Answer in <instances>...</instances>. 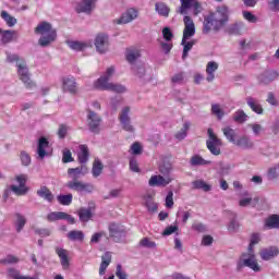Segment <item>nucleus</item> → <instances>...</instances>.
Segmentation results:
<instances>
[{"label": "nucleus", "mask_w": 279, "mask_h": 279, "mask_svg": "<svg viewBox=\"0 0 279 279\" xmlns=\"http://www.w3.org/2000/svg\"><path fill=\"white\" fill-rule=\"evenodd\" d=\"M230 22V8L226 4L216 7L215 11H210L204 16L203 34L211 32H221Z\"/></svg>", "instance_id": "f257e3e1"}, {"label": "nucleus", "mask_w": 279, "mask_h": 279, "mask_svg": "<svg viewBox=\"0 0 279 279\" xmlns=\"http://www.w3.org/2000/svg\"><path fill=\"white\" fill-rule=\"evenodd\" d=\"M88 173L86 166L68 169V178L70 179L65 184L69 191H76V193H93L95 185L93 183L84 182L80 178H84Z\"/></svg>", "instance_id": "f03ea898"}, {"label": "nucleus", "mask_w": 279, "mask_h": 279, "mask_svg": "<svg viewBox=\"0 0 279 279\" xmlns=\"http://www.w3.org/2000/svg\"><path fill=\"white\" fill-rule=\"evenodd\" d=\"M35 34L40 36L38 39L39 47H49V45L56 43V39L58 38V32L49 22L39 23L35 27Z\"/></svg>", "instance_id": "7ed1b4c3"}, {"label": "nucleus", "mask_w": 279, "mask_h": 279, "mask_svg": "<svg viewBox=\"0 0 279 279\" xmlns=\"http://www.w3.org/2000/svg\"><path fill=\"white\" fill-rule=\"evenodd\" d=\"M254 245L255 244H252L250 242L248 252L242 253L241 257L239 258L235 268L239 274L243 271V267H248V269H252V271H255V274L262 271L263 268H260V264H258V260L256 259V254L254 253Z\"/></svg>", "instance_id": "20e7f679"}, {"label": "nucleus", "mask_w": 279, "mask_h": 279, "mask_svg": "<svg viewBox=\"0 0 279 279\" xmlns=\"http://www.w3.org/2000/svg\"><path fill=\"white\" fill-rule=\"evenodd\" d=\"M114 75V68H108L105 75L100 76L94 86L97 90H110L111 93H125L128 89L121 84L109 83L110 77Z\"/></svg>", "instance_id": "39448f33"}, {"label": "nucleus", "mask_w": 279, "mask_h": 279, "mask_svg": "<svg viewBox=\"0 0 279 279\" xmlns=\"http://www.w3.org/2000/svg\"><path fill=\"white\" fill-rule=\"evenodd\" d=\"M17 75L23 82L25 88H28L32 90V88H36V83L32 81V76L29 74V68H27V62L26 61H19L17 63Z\"/></svg>", "instance_id": "423d86ee"}, {"label": "nucleus", "mask_w": 279, "mask_h": 279, "mask_svg": "<svg viewBox=\"0 0 279 279\" xmlns=\"http://www.w3.org/2000/svg\"><path fill=\"white\" fill-rule=\"evenodd\" d=\"M208 140L206 141L207 149L213 154V156L221 155V147L223 146V142L213 131V129L207 130Z\"/></svg>", "instance_id": "0eeeda50"}, {"label": "nucleus", "mask_w": 279, "mask_h": 279, "mask_svg": "<svg viewBox=\"0 0 279 279\" xmlns=\"http://www.w3.org/2000/svg\"><path fill=\"white\" fill-rule=\"evenodd\" d=\"M101 121L102 119L97 112L90 109L87 110V125L92 134H99L101 132Z\"/></svg>", "instance_id": "6e6552de"}, {"label": "nucleus", "mask_w": 279, "mask_h": 279, "mask_svg": "<svg viewBox=\"0 0 279 279\" xmlns=\"http://www.w3.org/2000/svg\"><path fill=\"white\" fill-rule=\"evenodd\" d=\"M130 111H131L130 107L122 108L119 114V121L124 132H129V134H134L136 129H134V125L132 124V118H130Z\"/></svg>", "instance_id": "1a4fd4ad"}, {"label": "nucleus", "mask_w": 279, "mask_h": 279, "mask_svg": "<svg viewBox=\"0 0 279 279\" xmlns=\"http://www.w3.org/2000/svg\"><path fill=\"white\" fill-rule=\"evenodd\" d=\"M181 7L179 9L180 14H186L187 10H191L193 8V14L194 16H197L202 14L204 8L202 7V3L197 0H180Z\"/></svg>", "instance_id": "9d476101"}, {"label": "nucleus", "mask_w": 279, "mask_h": 279, "mask_svg": "<svg viewBox=\"0 0 279 279\" xmlns=\"http://www.w3.org/2000/svg\"><path fill=\"white\" fill-rule=\"evenodd\" d=\"M94 45L98 53H106L110 47V36L106 33H99L95 37Z\"/></svg>", "instance_id": "9b49d317"}, {"label": "nucleus", "mask_w": 279, "mask_h": 279, "mask_svg": "<svg viewBox=\"0 0 279 279\" xmlns=\"http://www.w3.org/2000/svg\"><path fill=\"white\" fill-rule=\"evenodd\" d=\"M138 9L129 8L122 13V15L118 20H114V23L117 25H128V23L136 21V19H138Z\"/></svg>", "instance_id": "f8f14e48"}, {"label": "nucleus", "mask_w": 279, "mask_h": 279, "mask_svg": "<svg viewBox=\"0 0 279 279\" xmlns=\"http://www.w3.org/2000/svg\"><path fill=\"white\" fill-rule=\"evenodd\" d=\"M97 8V0H81L75 5L77 14H93V10Z\"/></svg>", "instance_id": "ddd939ff"}, {"label": "nucleus", "mask_w": 279, "mask_h": 279, "mask_svg": "<svg viewBox=\"0 0 279 279\" xmlns=\"http://www.w3.org/2000/svg\"><path fill=\"white\" fill-rule=\"evenodd\" d=\"M278 77H279L278 71L267 70L257 76V82L262 86H269V84H271V82H276Z\"/></svg>", "instance_id": "4468645a"}, {"label": "nucleus", "mask_w": 279, "mask_h": 279, "mask_svg": "<svg viewBox=\"0 0 279 279\" xmlns=\"http://www.w3.org/2000/svg\"><path fill=\"white\" fill-rule=\"evenodd\" d=\"M184 23V29H183V43L185 40H190V38H193L195 36V22H193V19L189 15H185L183 17Z\"/></svg>", "instance_id": "2eb2a0df"}, {"label": "nucleus", "mask_w": 279, "mask_h": 279, "mask_svg": "<svg viewBox=\"0 0 279 279\" xmlns=\"http://www.w3.org/2000/svg\"><path fill=\"white\" fill-rule=\"evenodd\" d=\"M93 213H95V203L89 202L88 207H81L77 211L78 219L83 223H86L93 219Z\"/></svg>", "instance_id": "dca6fc26"}, {"label": "nucleus", "mask_w": 279, "mask_h": 279, "mask_svg": "<svg viewBox=\"0 0 279 279\" xmlns=\"http://www.w3.org/2000/svg\"><path fill=\"white\" fill-rule=\"evenodd\" d=\"M109 234L110 238L113 239L116 243L121 242V239L125 236V228L118 223H111L109 225Z\"/></svg>", "instance_id": "f3484780"}, {"label": "nucleus", "mask_w": 279, "mask_h": 279, "mask_svg": "<svg viewBox=\"0 0 279 279\" xmlns=\"http://www.w3.org/2000/svg\"><path fill=\"white\" fill-rule=\"evenodd\" d=\"M63 93H70V95H77V82L73 76H65L62 80Z\"/></svg>", "instance_id": "a211bd4d"}, {"label": "nucleus", "mask_w": 279, "mask_h": 279, "mask_svg": "<svg viewBox=\"0 0 279 279\" xmlns=\"http://www.w3.org/2000/svg\"><path fill=\"white\" fill-rule=\"evenodd\" d=\"M278 255H279L278 246H268L259 251L260 259L265 262L274 260V258H277Z\"/></svg>", "instance_id": "6ab92c4d"}, {"label": "nucleus", "mask_w": 279, "mask_h": 279, "mask_svg": "<svg viewBox=\"0 0 279 279\" xmlns=\"http://www.w3.org/2000/svg\"><path fill=\"white\" fill-rule=\"evenodd\" d=\"M173 182V179L171 177H162V175H151L148 185L149 186H167Z\"/></svg>", "instance_id": "aec40b11"}, {"label": "nucleus", "mask_w": 279, "mask_h": 279, "mask_svg": "<svg viewBox=\"0 0 279 279\" xmlns=\"http://www.w3.org/2000/svg\"><path fill=\"white\" fill-rule=\"evenodd\" d=\"M132 71L141 80H145L146 82H149V80H151V74H149L150 70L145 69V65H143V64L133 65Z\"/></svg>", "instance_id": "412c9836"}, {"label": "nucleus", "mask_w": 279, "mask_h": 279, "mask_svg": "<svg viewBox=\"0 0 279 279\" xmlns=\"http://www.w3.org/2000/svg\"><path fill=\"white\" fill-rule=\"evenodd\" d=\"M47 147H49V140L40 137L37 144V155L39 160H45V156H47Z\"/></svg>", "instance_id": "4be33fe9"}, {"label": "nucleus", "mask_w": 279, "mask_h": 279, "mask_svg": "<svg viewBox=\"0 0 279 279\" xmlns=\"http://www.w3.org/2000/svg\"><path fill=\"white\" fill-rule=\"evenodd\" d=\"M236 147H240V149H252L254 147V142L250 136L243 135L235 140Z\"/></svg>", "instance_id": "5701e85b"}, {"label": "nucleus", "mask_w": 279, "mask_h": 279, "mask_svg": "<svg viewBox=\"0 0 279 279\" xmlns=\"http://www.w3.org/2000/svg\"><path fill=\"white\" fill-rule=\"evenodd\" d=\"M246 104L253 112H255L256 114H263L264 112L263 105H260V102H258L256 98L248 96L246 98Z\"/></svg>", "instance_id": "b1692460"}, {"label": "nucleus", "mask_w": 279, "mask_h": 279, "mask_svg": "<svg viewBox=\"0 0 279 279\" xmlns=\"http://www.w3.org/2000/svg\"><path fill=\"white\" fill-rule=\"evenodd\" d=\"M80 151L77 153L78 162L86 167V163L88 162V158H90V153L88 151V146L81 145L78 147Z\"/></svg>", "instance_id": "393cba45"}, {"label": "nucleus", "mask_w": 279, "mask_h": 279, "mask_svg": "<svg viewBox=\"0 0 279 279\" xmlns=\"http://www.w3.org/2000/svg\"><path fill=\"white\" fill-rule=\"evenodd\" d=\"M155 12H157L159 16H163V19H169L171 8L165 2H157L155 3Z\"/></svg>", "instance_id": "a878e982"}, {"label": "nucleus", "mask_w": 279, "mask_h": 279, "mask_svg": "<svg viewBox=\"0 0 279 279\" xmlns=\"http://www.w3.org/2000/svg\"><path fill=\"white\" fill-rule=\"evenodd\" d=\"M112 263V254L110 252H106L101 256V264L99 268L100 276H104L106 274V269H108V266Z\"/></svg>", "instance_id": "bb28decb"}, {"label": "nucleus", "mask_w": 279, "mask_h": 279, "mask_svg": "<svg viewBox=\"0 0 279 279\" xmlns=\"http://www.w3.org/2000/svg\"><path fill=\"white\" fill-rule=\"evenodd\" d=\"M191 167H206L213 165V161L204 159L199 155H193L190 159Z\"/></svg>", "instance_id": "cd10ccee"}, {"label": "nucleus", "mask_w": 279, "mask_h": 279, "mask_svg": "<svg viewBox=\"0 0 279 279\" xmlns=\"http://www.w3.org/2000/svg\"><path fill=\"white\" fill-rule=\"evenodd\" d=\"M144 206H146L148 213H158V204L154 203V197L151 194H146L143 197Z\"/></svg>", "instance_id": "c85d7f7f"}, {"label": "nucleus", "mask_w": 279, "mask_h": 279, "mask_svg": "<svg viewBox=\"0 0 279 279\" xmlns=\"http://www.w3.org/2000/svg\"><path fill=\"white\" fill-rule=\"evenodd\" d=\"M56 254L59 256L63 269H69V252L64 248L57 247Z\"/></svg>", "instance_id": "c756f323"}, {"label": "nucleus", "mask_w": 279, "mask_h": 279, "mask_svg": "<svg viewBox=\"0 0 279 279\" xmlns=\"http://www.w3.org/2000/svg\"><path fill=\"white\" fill-rule=\"evenodd\" d=\"M219 69V63L215 61H209L206 66V73H207V82H213L215 80V72Z\"/></svg>", "instance_id": "7c9ffc66"}, {"label": "nucleus", "mask_w": 279, "mask_h": 279, "mask_svg": "<svg viewBox=\"0 0 279 279\" xmlns=\"http://www.w3.org/2000/svg\"><path fill=\"white\" fill-rule=\"evenodd\" d=\"M265 228L268 230H279V216L272 215L265 220Z\"/></svg>", "instance_id": "2f4dec72"}, {"label": "nucleus", "mask_w": 279, "mask_h": 279, "mask_svg": "<svg viewBox=\"0 0 279 279\" xmlns=\"http://www.w3.org/2000/svg\"><path fill=\"white\" fill-rule=\"evenodd\" d=\"M38 197H41L43 199H46V202H53V193H51V190L47 186H41L39 190H37Z\"/></svg>", "instance_id": "473e14b6"}, {"label": "nucleus", "mask_w": 279, "mask_h": 279, "mask_svg": "<svg viewBox=\"0 0 279 279\" xmlns=\"http://www.w3.org/2000/svg\"><path fill=\"white\" fill-rule=\"evenodd\" d=\"M222 134H223V136H226V138L229 143H232L233 145L235 144L236 131H234V129H232L230 126H226L222 129Z\"/></svg>", "instance_id": "72a5a7b5"}, {"label": "nucleus", "mask_w": 279, "mask_h": 279, "mask_svg": "<svg viewBox=\"0 0 279 279\" xmlns=\"http://www.w3.org/2000/svg\"><path fill=\"white\" fill-rule=\"evenodd\" d=\"M104 173V163L99 159H95L93 162L92 174L93 178H99Z\"/></svg>", "instance_id": "f704fd0d"}, {"label": "nucleus", "mask_w": 279, "mask_h": 279, "mask_svg": "<svg viewBox=\"0 0 279 279\" xmlns=\"http://www.w3.org/2000/svg\"><path fill=\"white\" fill-rule=\"evenodd\" d=\"M241 29H243V23L236 22V23L230 24L227 27L226 32H227V34H230L233 36H239V35H241Z\"/></svg>", "instance_id": "c9c22d12"}, {"label": "nucleus", "mask_w": 279, "mask_h": 279, "mask_svg": "<svg viewBox=\"0 0 279 279\" xmlns=\"http://www.w3.org/2000/svg\"><path fill=\"white\" fill-rule=\"evenodd\" d=\"M248 118L250 117L247 116V113H245V111H243L242 109L236 110L232 116L234 123L240 124L245 123V121H247Z\"/></svg>", "instance_id": "e433bc0d"}, {"label": "nucleus", "mask_w": 279, "mask_h": 279, "mask_svg": "<svg viewBox=\"0 0 279 279\" xmlns=\"http://www.w3.org/2000/svg\"><path fill=\"white\" fill-rule=\"evenodd\" d=\"M193 189L195 190H202L205 193H208V191L213 190V186L210 184L204 182V180H195L192 182Z\"/></svg>", "instance_id": "4c0bfd02"}, {"label": "nucleus", "mask_w": 279, "mask_h": 279, "mask_svg": "<svg viewBox=\"0 0 279 279\" xmlns=\"http://www.w3.org/2000/svg\"><path fill=\"white\" fill-rule=\"evenodd\" d=\"M1 19H3V21L7 23L8 27H14V25H16V23H19L16 17L10 15V13H8V11L1 12Z\"/></svg>", "instance_id": "58836bf2"}, {"label": "nucleus", "mask_w": 279, "mask_h": 279, "mask_svg": "<svg viewBox=\"0 0 279 279\" xmlns=\"http://www.w3.org/2000/svg\"><path fill=\"white\" fill-rule=\"evenodd\" d=\"M16 221H15V228L16 232H21L23 228H25V223H27V219H25V216L21 213L15 214Z\"/></svg>", "instance_id": "ea45409f"}, {"label": "nucleus", "mask_w": 279, "mask_h": 279, "mask_svg": "<svg viewBox=\"0 0 279 279\" xmlns=\"http://www.w3.org/2000/svg\"><path fill=\"white\" fill-rule=\"evenodd\" d=\"M1 36V41L3 43V45H8V43H12V40H14V36H16V31H2Z\"/></svg>", "instance_id": "a19ab883"}, {"label": "nucleus", "mask_w": 279, "mask_h": 279, "mask_svg": "<svg viewBox=\"0 0 279 279\" xmlns=\"http://www.w3.org/2000/svg\"><path fill=\"white\" fill-rule=\"evenodd\" d=\"M68 47H70V49H73V51H84V49H86V47H88V45L82 43V41H66Z\"/></svg>", "instance_id": "79ce46f5"}, {"label": "nucleus", "mask_w": 279, "mask_h": 279, "mask_svg": "<svg viewBox=\"0 0 279 279\" xmlns=\"http://www.w3.org/2000/svg\"><path fill=\"white\" fill-rule=\"evenodd\" d=\"M57 202L61 204V206H71L73 204V194H65L57 196Z\"/></svg>", "instance_id": "37998d69"}, {"label": "nucleus", "mask_w": 279, "mask_h": 279, "mask_svg": "<svg viewBox=\"0 0 279 279\" xmlns=\"http://www.w3.org/2000/svg\"><path fill=\"white\" fill-rule=\"evenodd\" d=\"M138 58H141V51L138 50H129L126 51V60L130 64H134Z\"/></svg>", "instance_id": "c03bdc74"}, {"label": "nucleus", "mask_w": 279, "mask_h": 279, "mask_svg": "<svg viewBox=\"0 0 279 279\" xmlns=\"http://www.w3.org/2000/svg\"><path fill=\"white\" fill-rule=\"evenodd\" d=\"M64 217H66V213L64 211H52L48 214L47 219L49 221H61L64 220Z\"/></svg>", "instance_id": "a18cd8bd"}, {"label": "nucleus", "mask_w": 279, "mask_h": 279, "mask_svg": "<svg viewBox=\"0 0 279 279\" xmlns=\"http://www.w3.org/2000/svg\"><path fill=\"white\" fill-rule=\"evenodd\" d=\"M190 128H191V123L185 122L183 124V128L174 135L177 141H184L186 138V134Z\"/></svg>", "instance_id": "49530a36"}, {"label": "nucleus", "mask_w": 279, "mask_h": 279, "mask_svg": "<svg viewBox=\"0 0 279 279\" xmlns=\"http://www.w3.org/2000/svg\"><path fill=\"white\" fill-rule=\"evenodd\" d=\"M70 241H84V232L80 230H72L68 233Z\"/></svg>", "instance_id": "de8ad7c7"}, {"label": "nucleus", "mask_w": 279, "mask_h": 279, "mask_svg": "<svg viewBox=\"0 0 279 279\" xmlns=\"http://www.w3.org/2000/svg\"><path fill=\"white\" fill-rule=\"evenodd\" d=\"M267 178L270 181L279 179V163H277L268 169Z\"/></svg>", "instance_id": "09e8293b"}, {"label": "nucleus", "mask_w": 279, "mask_h": 279, "mask_svg": "<svg viewBox=\"0 0 279 279\" xmlns=\"http://www.w3.org/2000/svg\"><path fill=\"white\" fill-rule=\"evenodd\" d=\"M211 113H214L219 121H221L223 119V116L226 114L223 112V109H221V106H219L218 104L211 105Z\"/></svg>", "instance_id": "8fccbe9b"}, {"label": "nucleus", "mask_w": 279, "mask_h": 279, "mask_svg": "<svg viewBox=\"0 0 279 279\" xmlns=\"http://www.w3.org/2000/svg\"><path fill=\"white\" fill-rule=\"evenodd\" d=\"M171 84H172L173 86L184 84V72L175 73V74L171 77Z\"/></svg>", "instance_id": "3c124183"}, {"label": "nucleus", "mask_w": 279, "mask_h": 279, "mask_svg": "<svg viewBox=\"0 0 279 279\" xmlns=\"http://www.w3.org/2000/svg\"><path fill=\"white\" fill-rule=\"evenodd\" d=\"M181 45L183 46L182 58L184 60V59L189 58V51H191V49H193V46L191 45V43L189 40L184 41V37H182Z\"/></svg>", "instance_id": "603ef678"}, {"label": "nucleus", "mask_w": 279, "mask_h": 279, "mask_svg": "<svg viewBox=\"0 0 279 279\" xmlns=\"http://www.w3.org/2000/svg\"><path fill=\"white\" fill-rule=\"evenodd\" d=\"M141 247H147L148 250H156V242L149 240V238H144L140 241Z\"/></svg>", "instance_id": "864d4df0"}, {"label": "nucleus", "mask_w": 279, "mask_h": 279, "mask_svg": "<svg viewBox=\"0 0 279 279\" xmlns=\"http://www.w3.org/2000/svg\"><path fill=\"white\" fill-rule=\"evenodd\" d=\"M25 61V59L20 58L19 54L7 52V62H10L11 64L15 62L16 66H19V62Z\"/></svg>", "instance_id": "5fc2aeb1"}, {"label": "nucleus", "mask_w": 279, "mask_h": 279, "mask_svg": "<svg viewBox=\"0 0 279 279\" xmlns=\"http://www.w3.org/2000/svg\"><path fill=\"white\" fill-rule=\"evenodd\" d=\"M20 158L24 167H29V165H32V157L29 156V154H27V151L22 150Z\"/></svg>", "instance_id": "6e6d98bb"}, {"label": "nucleus", "mask_w": 279, "mask_h": 279, "mask_svg": "<svg viewBox=\"0 0 279 279\" xmlns=\"http://www.w3.org/2000/svg\"><path fill=\"white\" fill-rule=\"evenodd\" d=\"M131 154L132 156H141V154H143V146H141V143L135 142L131 145Z\"/></svg>", "instance_id": "4d7b16f0"}, {"label": "nucleus", "mask_w": 279, "mask_h": 279, "mask_svg": "<svg viewBox=\"0 0 279 279\" xmlns=\"http://www.w3.org/2000/svg\"><path fill=\"white\" fill-rule=\"evenodd\" d=\"M11 191L15 195H26L27 194V187L23 185H11Z\"/></svg>", "instance_id": "13d9d810"}, {"label": "nucleus", "mask_w": 279, "mask_h": 279, "mask_svg": "<svg viewBox=\"0 0 279 279\" xmlns=\"http://www.w3.org/2000/svg\"><path fill=\"white\" fill-rule=\"evenodd\" d=\"M242 14H243L245 21H248V23H258V17L256 15H254L252 12L243 11Z\"/></svg>", "instance_id": "bf43d9fd"}, {"label": "nucleus", "mask_w": 279, "mask_h": 279, "mask_svg": "<svg viewBox=\"0 0 279 279\" xmlns=\"http://www.w3.org/2000/svg\"><path fill=\"white\" fill-rule=\"evenodd\" d=\"M69 132V126L66 124H60L59 130L57 132L59 138H66V134Z\"/></svg>", "instance_id": "052dcab7"}, {"label": "nucleus", "mask_w": 279, "mask_h": 279, "mask_svg": "<svg viewBox=\"0 0 279 279\" xmlns=\"http://www.w3.org/2000/svg\"><path fill=\"white\" fill-rule=\"evenodd\" d=\"M73 154L71 153L70 149H64L63 150V157H62V162L68 163V162H73Z\"/></svg>", "instance_id": "680f3d73"}, {"label": "nucleus", "mask_w": 279, "mask_h": 279, "mask_svg": "<svg viewBox=\"0 0 279 279\" xmlns=\"http://www.w3.org/2000/svg\"><path fill=\"white\" fill-rule=\"evenodd\" d=\"M248 128L252 129L255 136L260 135V132H263V125H260L258 123H251V124H248Z\"/></svg>", "instance_id": "e2e57ef3"}, {"label": "nucleus", "mask_w": 279, "mask_h": 279, "mask_svg": "<svg viewBox=\"0 0 279 279\" xmlns=\"http://www.w3.org/2000/svg\"><path fill=\"white\" fill-rule=\"evenodd\" d=\"M162 36H163L165 40H167L168 43L170 40H173V32H171V28H169V27H165L162 29Z\"/></svg>", "instance_id": "0e129e2a"}, {"label": "nucleus", "mask_w": 279, "mask_h": 279, "mask_svg": "<svg viewBox=\"0 0 279 279\" xmlns=\"http://www.w3.org/2000/svg\"><path fill=\"white\" fill-rule=\"evenodd\" d=\"M173 192H168L166 196V208H173Z\"/></svg>", "instance_id": "69168bd1"}, {"label": "nucleus", "mask_w": 279, "mask_h": 279, "mask_svg": "<svg viewBox=\"0 0 279 279\" xmlns=\"http://www.w3.org/2000/svg\"><path fill=\"white\" fill-rule=\"evenodd\" d=\"M229 232H239V221L236 219H232L228 226Z\"/></svg>", "instance_id": "338daca9"}, {"label": "nucleus", "mask_w": 279, "mask_h": 279, "mask_svg": "<svg viewBox=\"0 0 279 279\" xmlns=\"http://www.w3.org/2000/svg\"><path fill=\"white\" fill-rule=\"evenodd\" d=\"M268 8L271 12H279V0L268 1Z\"/></svg>", "instance_id": "774afa93"}]
</instances>
